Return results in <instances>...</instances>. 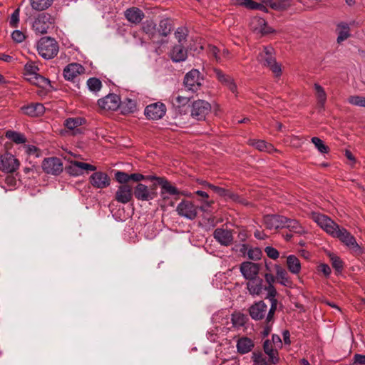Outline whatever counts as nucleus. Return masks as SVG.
<instances>
[{
  "instance_id": "e2e57ef3",
  "label": "nucleus",
  "mask_w": 365,
  "mask_h": 365,
  "mask_svg": "<svg viewBox=\"0 0 365 365\" xmlns=\"http://www.w3.org/2000/svg\"><path fill=\"white\" fill-rule=\"evenodd\" d=\"M252 359H253V361L257 365H263V364H265V362H266V359L264 357L262 352H254L252 354Z\"/></svg>"
},
{
  "instance_id": "4c0bfd02",
  "label": "nucleus",
  "mask_w": 365,
  "mask_h": 365,
  "mask_svg": "<svg viewBox=\"0 0 365 365\" xmlns=\"http://www.w3.org/2000/svg\"><path fill=\"white\" fill-rule=\"evenodd\" d=\"M316 91V98L317 100V107L319 111L324 110V105L327 101V94L324 89L318 83L314 84Z\"/></svg>"
},
{
  "instance_id": "ddd939ff",
  "label": "nucleus",
  "mask_w": 365,
  "mask_h": 365,
  "mask_svg": "<svg viewBox=\"0 0 365 365\" xmlns=\"http://www.w3.org/2000/svg\"><path fill=\"white\" fill-rule=\"evenodd\" d=\"M203 80L200 77L199 70H190L184 79V84L190 91L196 92L201 86V81Z\"/></svg>"
},
{
  "instance_id": "a878e982",
  "label": "nucleus",
  "mask_w": 365,
  "mask_h": 365,
  "mask_svg": "<svg viewBox=\"0 0 365 365\" xmlns=\"http://www.w3.org/2000/svg\"><path fill=\"white\" fill-rule=\"evenodd\" d=\"M84 121L81 118H70L65 120L64 125L68 130L71 131L73 135H76L82 133L83 128L80 126Z\"/></svg>"
},
{
  "instance_id": "f8f14e48",
  "label": "nucleus",
  "mask_w": 365,
  "mask_h": 365,
  "mask_svg": "<svg viewBox=\"0 0 365 365\" xmlns=\"http://www.w3.org/2000/svg\"><path fill=\"white\" fill-rule=\"evenodd\" d=\"M0 170L6 173H14L19 167V162L14 155L5 153L1 155Z\"/></svg>"
},
{
  "instance_id": "2f4dec72",
  "label": "nucleus",
  "mask_w": 365,
  "mask_h": 365,
  "mask_svg": "<svg viewBox=\"0 0 365 365\" xmlns=\"http://www.w3.org/2000/svg\"><path fill=\"white\" fill-rule=\"evenodd\" d=\"M170 56L174 62L184 61L187 57V50L181 44L176 45L170 51Z\"/></svg>"
},
{
  "instance_id": "2eb2a0df",
  "label": "nucleus",
  "mask_w": 365,
  "mask_h": 365,
  "mask_svg": "<svg viewBox=\"0 0 365 365\" xmlns=\"http://www.w3.org/2000/svg\"><path fill=\"white\" fill-rule=\"evenodd\" d=\"M213 237L222 246H230L234 240L232 230L224 228H217L213 232Z\"/></svg>"
},
{
  "instance_id": "f3484780",
  "label": "nucleus",
  "mask_w": 365,
  "mask_h": 365,
  "mask_svg": "<svg viewBox=\"0 0 365 365\" xmlns=\"http://www.w3.org/2000/svg\"><path fill=\"white\" fill-rule=\"evenodd\" d=\"M99 107L106 110H115L120 106V97L116 94H108L98 101Z\"/></svg>"
},
{
  "instance_id": "bb28decb",
  "label": "nucleus",
  "mask_w": 365,
  "mask_h": 365,
  "mask_svg": "<svg viewBox=\"0 0 365 365\" xmlns=\"http://www.w3.org/2000/svg\"><path fill=\"white\" fill-rule=\"evenodd\" d=\"M158 184L161 186L160 196H165L168 194L172 196H178L182 192L175 186H173L165 178L158 179Z\"/></svg>"
},
{
  "instance_id": "c9c22d12",
  "label": "nucleus",
  "mask_w": 365,
  "mask_h": 365,
  "mask_svg": "<svg viewBox=\"0 0 365 365\" xmlns=\"http://www.w3.org/2000/svg\"><path fill=\"white\" fill-rule=\"evenodd\" d=\"M336 33L338 34L337 43H341L347 39L350 36V28L348 24L344 22L338 24L336 26Z\"/></svg>"
},
{
  "instance_id": "79ce46f5",
  "label": "nucleus",
  "mask_w": 365,
  "mask_h": 365,
  "mask_svg": "<svg viewBox=\"0 0 365 365\" xmlns=\"http://www.w3.org/2000/svg\"><path fill=\"white\" fill-rule=\"evenodd\" d=\"M5 135L7 138L12 140L16 144H21L26 142V138L24 136V135L16 131L8 130L6 131Z\"/></svg>"
},
{
  "instance_id": "5701e85b",
  "label": "nucleus",
  "mask_w": 365,
  "mask_h": 365,
  "mask_svg": "<svg viewBox=\"0 0 365 365\" xmlns=\"http://www.w3.org/2000/svg\"><path fill=\"white\" fill-rule=\"evenodd\" d=\"M246 285L249 293L252 296H259L264 291H267L263 279L259 277L249 279Z\"/></svg>"
},
{
  "instance_id": "dca6fc26",
  "label": "nucleus",
  "mask_w": 365,
  "mask_h": 365,
  "mask_svg": "<svg viewBox=\"0 0 365 365\" xmlns=\"http://www.w3.org/2000/svg\"><path fill=\"white\" fill-rule=\"evenodd\" d=\"M261 264L252 262H244L240 264V272L247 280L258 277Z\"/></svg>"
},
{
  "instance_id": "0eeeda50",
  "label": "nucleus",
  "mask_w": 365,
  "mask_h": 365,
  "mask_svg": "<svg viewBox=\"0 0 365 365\" xmlns=\"http://www.w3.org/2000/svg\"><path fill=\"white\" fill-rule=\"evenodd\" d=\"M53 23L54 19L49 14L42 13L35 19L32 28L36 34H43Z\"/></svg>"
},
{
  "instance_id": "423d86ee",
  "label": "nucleus",
  "mask_w": 365,
  "mask_h": 365,
  "mask_svg": "<svg viewBox=\"0 0 365 365\" xmlns=\"http://www.w3.org/2000/svg\"><path fill=\"white\" fill-rule=\"evenodd\" d=\"M312 218L318 225L326 231L327 233L331 236L334 233H336L339 225L328 216L321 213L313 212L312 214Z\"/></svg>"
},
{
  "instance_id": "603ef678",
  "label": "nucleus",
  "mask_w": 365,
  "mask_h": 365,
  "mask_svg": "<svg viewBox=\"0 0 365 365\" xmlns=\"http://www.w3.org/2000/svg\"><path fill=\"white\" fill-rule=\"evenodd\" d=\"M174 34L178 41L181 44L184 41H185L188 31L187 29L180 27L175 31Z\"/></svg>"
},
{
  "instance_id": "9d476101",
  "label": "nucleus",
  "mask_w": 365,
  "mask_h": 365,
  "mask_svg": "<svg viewBox=\"0 0 365 365\" xmlns=\"http://www.w3.org/2000/svg\"><path fill=\"white\" fill-rule=\"evenodd\" d=\"M178 214L189 220H194L197 215V207L190 200H182L176 208Z\"/></svg>"
},
{
  "instance_id": "4be33fe9",
  "label": "nucleus",
  "mask_w": 365,
  "mask_h": 365,
  "mask_svg": "<svg viewBox=\"0 0 365 365\" xmlns=\"http://www.w3.org/2000/svg\"><path fill=\"white\" fill-rule=\"evenodd\" d=\"M250 26L252 30L262 35L274 32V30L267 24L266 21L261 17L252 18Z\"/></svg>"
},
{
  "instance_id": "052dcab7",
  "label": "nucleus",
  "mask_w": 365,
  "mask_h": 365,
  "mask_svg": "<svg viewBox=\"0 0 365 365\" xmlns=\"http://www.w3.org/2000/svg\"><path fill=\"white\" fill-rule=\"evenodd\" d=\"M267 6H269V5H266L264 3V1L262 3L258 4L251 0L249 4L247 5V8L251 9H259L267 12Z\"/></svg>"
},
{
  "instance_id": "a18cd8bd",
  "label": "nucleus",
  "mask_w": 365,
  "mask_h": 365,
  "mask_svg": "<svg viewBox=\"0 0 365 365\" xmlns=\"http://www.w3.org/2000/svg\"><path fill=\"white\" fill-rule=\"evenodd\" d=\"M311 140L320 153H327L329 152V147L319 138L313 137Z\"/></svg>"
},
{
  "instance_id": "393cba45",
  "label": "nucleus",
  "mask_w": 365,
  "mask_h": 365,
  "mask_svg": "<svg viewBox=\"0 0 365 365\" xmlns=\"http://www.w3.org/2000/svg\"><path fill=\"white\" fill-rule=\"evenodd\" d=\"M208 53L211 58L215 59L217 62L223 61L228 58L229 51L227 48L221 46L220 48L215 46H208Z\"/></svg>"
},
{
  "instance_id": "b1692460",
  "label": "nucleus",
  "mask_w": 365,
  "mask_h": 365,
  "mask_svg": "<svg viewBox=\"0 0 365 365\" xmlns=\"http://www.w3.org/2000/svg\"><path fill=\"white\" fill-rule=\"evenodd\" d=\"M267 312V306L263 301L252 304L249 309L250 317L254 320H261L264 319Z\"/></svg>"
},
{
  "instance_id": "49530a36",
  "label": "nucleus",
  "mask_w": 365,
  "mask_h": 365,
  "mask_svg": "<svg viewBox=\"0 0 365 365\" xmlns=\"http://www.w3.org/2000/svg\"><path fill=\"white\" fill-rule=\"evenodd\" d=\"M120 106L125 113H133L136 108L135 102L129 98L125 99L123 102H120Z\"/></svg>"
},
{
  "instance_id": "c756f323",
  "label": "nucleus",
  "mask_w": 365,
  "mask_h": 365,
  "mask_svg": "<svg viewBox=\"0 0 365 365\" xmlns=\"http://www.w3.org/2000/svg\"><path fill=\"white\" fill-rule=\"evenodd\" d=\"M264 277L265 279V282L267 284L264 286L266 287V289L267 291V295L266 298H269L271 301V303L272 304V302L274 300H277L275 299V296L277 294L276 289L274 288L273 284L274 283L276 280V277L270 273H265L264 275Z\"/></svg>"
},
{
  "instance_id": "09e8293b",
  "label": "nucleus",
  "mask_w": 365,
  "mask_h": 365,
  "mask_svg": "<svg viewBox=\"0 0 365 365\" xmlns=\"http://www.w3.org/2000/svg\"><path fill=\"white\" fill-rule=\"evenodd\" d=\"M231 321L234 327H242L245 324V316L241 313L232 314Z\"/></svg>"
},
{
  "instance_id": "6e6552de",
  "label": "nucleus",
  "mask_w": 365,
  "mask_h": 365,
  "mask_svg": "<svg viewBox=\"0 0 365 365\" xmlns=\"http://www.w3.org/2000/svg\"><path fill=\"white\" fill-rule=\"evenodd\" d=\"M332 237L338 238L342 243L349 247L354 252L359 251L360 247L357 244L355 237L346 229L339 226Z\"/></svg>"
},
{
  "instance_id": "cd10ccee",
  "label": "nucleus",
  "mask_w": 365,
  "mask_h": 365,
  "mask_svg": "<svg viewBox=\"0 0 365 365\" xmlns=\"http://www.w3.org/2000/svg\"><path fill=\"white\" fill-rule=\"evenodd\" d=\"M125 16L129 22L138 24L143 19L145 15L142 10L133 6L125 10Z\"/></svg>"
},
{
  "instance_id": "aec40b11",
  "label": "nucleus",
  "mask_w": 365,
  "mask_h": 365,
  "mask_svg": "<svg viewBox=\"0 0 365 365\" xmlns=\"http://www.w3.org/2000/svg\"><path fill=\"white\" fill-rule=\"evenodd\" d=\"M287 217L282 215H267L264 217V223L267 229L284 228Z\"/></svg>"
},
{
  "instance_id": "37998d69",
  "label": "nucleus",
  "mask_w": 365,
  "mask_h": 365,
  "mask_svg": "<svg viewBox=\"0 0 365 365\" xmlns=\"http://www.w3.org/2000/svg\"><path fill=\"white\" fill-rule=\"evenodd\" d=\"M32 8L35 10L42 11L51 6L53 0H30Z\"/></svg>"
},
{
  "instance_id": "c03bdc74",
  "label": "nucleus",
  "mask_w": 365,
  "mask_h": 365,
  "mask_svg": "<svg viewBox=\"0 0 365 365\" xmlns=\"http://www.w3.org/2000/svg\"><path fill=\"white\" fill-rule=\"evenodd\" d=\"M215 192L221 197H227L232 199L234 201H238L240 198V197L237 194H235L232 192L230 190L220 187H217Z\"/></svg>"
},
{
  "instance_id": "c85d7f7f",
  "label": "nucleus",
  "mask_w": 365,
  "mask_h": 365,
  "mask_svg": "<svg viewBox=\"0 0 365 365\" xmlns=\"http://www.w3.org/2000/svg\"><path fill=\"white\" fill-rule=\"evenodd\" d=\"M277 300H274L272 302V304H271V307L267 312V315L265 319V325L262 331L264 336H268L271 331L272 326L274 322V314L277 309Z\"/></svg>"
},
{
  "instance_id": "9b49d317",
  "label": "nucleus",
  "mask_w": 365,
  "mask_h": 365,
  "mask_svg": "<svg viewBox=\"0 0 365 365\" xmlns=\"http://www.w3.org/2000/svg\"><path fill=\"white\" fill-rule=\"evenodd\" d=\"M42 168L47 174L53 175H59L63 170L61 160L56 157L44 159Z\"/></svg>"
},
{
  "instance_id": "ea45409f",
  "label": "nucleus",
  "mask_w": 365,
  "mask_h": 365,
  "mask_svg": "<svg viewBox=\"0 0 365 365\" xmlns=\"http://www.w3.org/2000/svg\"><path fill=\"white\" fill-rule=\"evenodd\" d=\"M287 265L289 270L293 274H298L301 269V264L299 259L294 255H289L287 258Z\"/></svg>"
},
{
  "instance_id": "69168bd1",
  "label": "nucleus",
  "mask_w": 365,
  "mask_h": 365,
  "mask_svg": "<svg viewBox=\"0 0 365 365\" xmlns=\"http://www.w3.org/2000/svg\"><path fill=\"white\" fill-rule=\"evenodd\" d=\"M353 359V362L349 365H365V355L356 354Z\"/></svg>"
},
{
  "instance_id": "338daca9",
  "label": "nucleus",
  "mask_w": 365,
  "mask_h": 365,
  "mask_svg": "<svg viewBox=\"0 0 365 365\" xmlns=\"http://www.w3.org/2000/svg\"><path fill=\"white\" fill-rule=\"evenodd\" d=\"M14 41L21 43L25 39V35L19 30L14 31L11 34Z\"/></svg>"
},
{
  "instance_id": "774afa93",
  "label": "nucleus",
  "mask_w": 365,
  "mask_h": 365,
  "mask_svg": "<svg viewBox=\"0 0 365 365\" xmlns=\"http://www.w3.org/2000/svg\"><path fill=\"white\" fill-rule=\"evenodd\" d=\"M130 180H133L138 183H140L141 180H144L145 179V176L140 174V173H132L129 174Z\"/></svg>"
},
{
  "instance_id": "6e6d98bb",
  "label": "nucleus",
  "mask_w": 365,
  "mask_h": 365,
  "mask_svg": "<svg viewBox=\"0 0 365 365\" xmlns=\"http://www.w3.org/2000/svg\"><path fill=\"white\" fill-rule=\"evenodd\" d=\"M171 31L170 24L167 20L161 21L160 23L159 32L163 36H167Z\"/></svg>"
},
{
  "instance_id": "de8ad7c7",
  "label": "nucleus",
  "mask_w": 365,
  "mask_h": 365,
  "mask_svg": "<svg viewBox=\"0 0 365 365\" xmlns=\"http://www.w3.org/2000/svg\"><path fill=\"white\" fill-rule=\"evenodd\" d=\"M191 98L190 96H178L175 98V100L172 99V103L174 106L180 108L187 105Z\"/></svg>"
},
{
  "instance_id": "7ed1b4c3",
  "label": "nucleus",
  "mask_w": 365,
  "mask_h": 365,
  "mask_svg": "<svg viewBox=\"0 0 365 365\" xmlns=\"http://www.w3.org/2000/svg\"><path fill=\"white\" fill-rule=\"evenodd\" d=\"M71 156V154L69 153L68 155L64 157V158L70 163L69 165L65 167V170L69 175L73 176H78L83 174V170L95 171L96 170V166L88 163L73 160Z\"/></svg>"
},
{
  "instance_id": "58836bf2",
  "label": "nucleus",
  "mask_w": 365,
  "mask_h": 365,
  "mask_svg": "<svg viewBox=\"0 0 365 365\" xmlns=\"http://www.w3.org/2000/svg\"><path fill=\"white\" fill-rule=\"evenodd\" d=\"M284 228H287L290 232L298 234L304 235L306 233L304 228L296 220H292L287 217V222L284 223Z\"/></svg>"
},
{
  "instance_id": "412c9836",
  "label": "nucleus",
  "mask_w": 365,
  "mask_h": 365,
  "mask_svg": "<svg viewBox=\"0 0 365 365\" xmlns=\"http://www.w3.org/2000/svg\"><path fill=\"white\" fill-rule=\"evenodd\" d=\"M23 76L27 81L39 87H44L49 83L48 79L37 73L34 70H24Z\"/></svg>"
},
{
  "instance_id": "3c124183",
  "label": "nucleus",
  "mask_w": 365,
  "mask_h": 365,
  "mask_svg": "<svg viewBox=\"0 0 365 365\" xmlns=\"http://www.w3.org/2000/svg\"><path fill=\"white\" fill-rule=\"evenodd\" d=\"M348 102L350 104L365 107V97L360 96H351L348 98Z\"/></svg>"
},
{
  "instance_id": "5fc2aeb1",
  "label": "nucleus",
  "mask_w": 365,
  "mask_h": 365,
  "mask_svg": "<svg viewBox=\"0 0 365 365\" xmlns=\"http://www.w3.org/2000/svg\"><path fill=\"white\" fill-rule=\"evenodd\" d=\"M115 178L121 185H128V182L130 181L129 174L122 171H117Z\"/></svg>"
},
{
  "instance_id": "1a4fd4ad",
  "label": "nucleus",
  "mask_w": 365,
  "mask_h": 365,
  "mask_svg": "<svg viewBox=\"0 0 365 365\" xmlns=\"http://www.w3.org/2000/svg\"><path fill=\"white\" fill-rule=\"evenodd\" d=\"M210 104L203 100H198L192 103L191 109V115L197 120L205 119L206 115L210 112Z\"/></svg>"
},
{
  "instance_id": "4d7b16f0",
  "label": "nucleus",
  "mask_w": 365,
  "mask_h": 365,
  "mask_svg": "<svg viewBox=\"0 0 365 365\" xmlns=\"http://www.w3.org/2000/svg\"><path fill=\"white\" fill-rule=\"evenodd\" d=\"M330 259L332 267L337 271H340L343 268V262L341 259L335 255H330Z\"/></svg>"
},
{
  "instance_id": "13d9d810",
  "label": "nucleus",
  "mask_w": 365,
  "mask_h": 365,
  "mask_svg": "<svg viewBox=\"0 0 365 365\" xmlns=\"http://www.w3.org/2000/svg\"><path fill=\"white\" fill-rule=\"evenodd\" d=\"M262 255V251L259 248L250 249L247 251V256L252 260L260 259Z\"/></svg>"
},
{
  "instance_id": "4468645a",
  "label": "nucleus",
  "mask_w": 365,
  "mask_h": 365,
  "mask_svg": "<svg viewBox=\"0 0 365 365\" xmlns=\"http://www.w3.org/2000/svg\"><path fill=\"white\" fill-rule=\"evenodd\" d=\"M144 113L148 118L158 120L165 115L166 113V107L163 103H154L147 106Z\"/></svg>"
},
{
  "instance_id": "bf43d9fd",
  "label": "nucleus",
  "mask_w": 365,
  "mask_h": 365,
  "mask_svg": "<svg viewBox=\"0 0 365 365\" xmlns=\"http://www.w3.org/2000/svg\"><path fill=\"white\" fill-rule=\"evenodd\" d=\"M80 73L78 70H63V75L68 81H73Z\"/></svg>"
},
{
  "instance_id": "6ab92c4d",
  "label": "nucleus",
  "mask_w": 365,
  "mask_h": 365,
  "mask_svg": "<svg viewBox=\"0 0 365 365\" xmlns=\"http://www.w3.org/2000/svg\"><path fill=\"white\" fill-rule=\"evenodd\" d=\"M89 182L96 188L103 189L109 186L110 179L106 173L96 172L90 176Z\"/></svg>"
},
{
  "instance_id": "7c9ffc66",
  "label": "nucleus",
  "mask_w": 365,
  "mask_h": 365,
  "mask_svg": "<svg viewBox=\"0 0 365 365\" xmlns=\"http://www.w3.org/2000/svg\"><path fill=\"white\" fill-rule=\"evenodd\" d=\"M263 349L265 354L269 356L270 362L275 364L279 361L277 348H275L271 341L269 339L265 340L263 344Z\"/></svg>"
},
{
  "instance_id": "72a5a7b5",
  "label": "nucleus",
  "mask_w": 365,
  "mask_h": 365,
  "mask_svg": "<svg viewBox=\"0 0 365 365\" xmlns=\"http://www.w3.org/2000/svg\"><path fill=\"white\" fill-rule=\"evenodd\" d=\"M217 77L221 83L227 87L230 91L235 94L237 93V86L232 78L225 75L221 70H217Z\"/></svg>"
},
{
  "instance_id": "a211bd4d",
  "label": "nucleus",
  "mask_w": 365,
  "mask_h": 365,
  "mask_svg": "<svg viewBox=\"0 0 365 365\" xmlns=\"http://www.w3.org/2000/svg\"><path fill=\"white\" fill-rule=\"evenodd\" d=\"M134 195L133 187L130 185H120L115 194V200L122 204H126L133 200Z\"/></svg>"
},
{
  "instance_id": "f257e3e1",
  "label": "nucleus",
  "mask_w": 365,
  "mask_h": 365,
  "mask_svg": "<svg viewBox=\"0 0 365 365\" xmlns=\"http://www.w3.org/2000/svg\"><path fill=\"white\" fill-rule=\"evenodd\" d=\"M37 50L38 54L45 59H51L58 53V42L51 37H42L38 42Z\"/></svg>"
},
{
  "instance_id": "39448f33",
  "label": "nucleus",
  "mask_w": 365,
  "mask_h": 365,
  "mask_svg": "<svg viewBox=\"0 0 365 365\" xmlns=\"http://www.w3.org/2000/svg\"><path fill=\"white\" fill-rule=\"evenodd\" d=\"M312 218L318 225L326 231L327 233L331 236L334 233H336L339 225L328 216L321 213L313 212L312 214Z\"/></svg>"
},
{
  "instance_id": "a19ab883",
  "label": "nucleus",
  "mask_w": 365,
  "mask_h": 365,
  "mask_svg": "<svg viewBox=\"0 0 365 365\" xmlns=\"http://www.w3.org/2000/svg\"><path fill=\"white\" fill-rule=\"evenodd\" d=\"M277 279L280 284L284 286H289L291 284V281L288 277L287 271L279 265L275 266Z\"/></svg>"
},
{
  "instance_id": "8fccbe9b",
  "label": "nucleus",
  "mask_w": 365,
  "mask_h": 365,
  "mask_svg": "<svg viewBox=\"0 0 365 365\" xmlns=\"http://www.w3.org/2000/svg\"><path fill=\"white\" fill-rule=\"evenodd\" d=\"M155 27L156 25L154 22L146 21L143 24L142 29L150 38H153L155 33Z\"/></svg>"
},
{
  "instance_id": "473e14b6",
  "label": "nucleus",
  "mask_w": 365,
  "mask_h": 365,
  "mask_svg": "<svg viewBox=\"0 0 365 365\" xmlns=\"http://www.w3.org/2000/svg\"><path fill=\"white\" fill-rule=\"evenodd\" d=\"M24 113L31 117H37L43 114L45 108L39 103H31L22 108Z\"/></svg>"
},
{
  "instance_id": "680f3d73",
  "label": "nucleus",
  "mask_w": 365,
  "mask_h": 365,
  "mask_svg": "<svg viewBox=\"0 0 365 365\" xmlns=\"http://www.w3.org/2000/svg\"><path fill=\"white\" fill-rule=\"evenodd\" d=\"M19 21V9H16L11 15L9 24L12 27H17Z\"/></svg>"
},
{
  "instance_id": "0e129e2a",
  "label": "nucleus",
  "mask_w": 365,
  "mask_h": 365,
  "mask_svg": "<svg viewBox=\"0 0 365 365\" xmlns=\"http://www.w3.org/2000/svg\"><path fill=\"white\" fill-rule=\"evenodd\" d=\"M265 252L269 258L273 259H277L279 255V252L272 247H267L265 248Z\"/></svg>"
},
{
  "instance_id": "20e7f679",
  "label": "nucleus",
  "mask_w": 365,
  "mask_h": 365,
  "mask_svg": "<svg viewBox=\"0 0 365 365\" xmlns=\"http://www.w3.org/2000/svg\"><path fill=\"white\" fill-rule=\"evenodd\" d=\"M257 61L259 63V65L263 67L280 68L282 66L276 61L274 50L271 46L263 47L262 51L259 52L257 56Z\"/></svg>"
},
{
  "instance_id": "864d4df0",
  "label": "nucleus",
  "mask_w": 365,
  "mask_h": 365,
  "mask_svg": "<svg viewBox=\"0 0 365 365\" xmlns=\"http://www.w3.org/2000/svg\"><path fill=\"white\" fill-rule=\"evenodd\" d=\"M89 89L92 91H98L101 88V81L96 78H91L87 81Z\"/></svg>"
},
{
  "instance_id": "f704fd0d",
  "label": "nucleus",
  "mask_w": 365,
  "mask_h": 365,
  "mask_svg": "<svg viewBox=\"0 0 365 365\" xmlns=\"http://www.w3.org/2000/svg\"><path fill=\"white\" fill-rule=\"evenodd\" d=\"M266 5L277 11L286 10L290 7L292 4L291 0H264Z\"/></svg>"
},
{
  "instance_id": "f03ea898",
  "label": "nucleus",
  "mask_w": 365,
  "mask_h": 365,
  "mask_svg": "<svg viewBox=\"0 0 365 365\" xmlns=\"http://www.w3.org/2000/svg\"><path fill=\"white\" fill-rule=\"evenodd\" d=\"M133 194L138 200H153L158 195L157 185L156 184L146 185L143 183H138L136 186L134 187Z\"/></svg>"
},
{
  "instance_id": "e433bc0d",
  "label": "nucleus",
  "mask_w": 365,
  "mask_h": 365,
  "mask_svg": "<svg viewBox=\"0 0 365 365\" xmlns=\"http://www.w3.org/2000/svg\"><path fill=\"white\" fill-rule=\"evenodd\" d=\"M253 347L254 343L250 338L242 337L237 341V348L240 354H244L248 353Z\"/></svg>"
}]
</instances>
